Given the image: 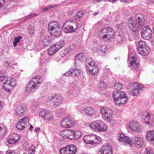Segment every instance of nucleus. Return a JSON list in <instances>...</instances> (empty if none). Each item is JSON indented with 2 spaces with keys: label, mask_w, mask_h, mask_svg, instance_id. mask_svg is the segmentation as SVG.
I'll use <instances>...</instances> for the list:
<instances>
[{
  "label": "nucleus",
  "mask_w": 154,
  "mask_h": 154,
  "mask_svg": "<svg viewBox=\"0 0 154 154\" xmlns=\"http://www.w3.org/2000/svg\"><path fill=\"white\" fill-rule=\"evenodd\" d=\"M83 16V11H79L75 14L74 17V20L75 21H79Z\"/></svg>",
  "instance_id": "obj_31"
},
{
  "label": "nucleus",
  "mask_w": 154,
  "mask_h": 154,
  "mask_svg": "<svg viewBox=\"0 0 154 154\" xmlns=\"http://www.w3.org/2000/svg\"><path fill=\"white\" fill-rule=\"evenodd\" d=\"M6 154H16V153L13 150H8L6 151Z\"/></svg>",
  "instance_id": "obj_55"
},
{
  "label": "nucleus",
  "mask_w": 154,
  "mask_h": 154,
  "mask_svg": "<svg viewBox=\"0 0 154 154\" xmlns=\"http://www.w3.org/2000/svg\"><path fill=\"white\" fill-rule=\"evenodd\" d=\"M60 27V26L59 23L56 21H53L49 23L48 29L49 31L50 30L51 31H53L56 28Z\"/></svg>",
  "instance_id": "obj_24"
},
{
  "label": "nucleus",
  "mask_w": 154,
  "mask_h": 154,
  "mask_svg": "<svg viewBox=\"0 0 154 154\" xmlns=\"http://www.w3.org/2000/svg\"><path fill=\"white\" fill-rule=\"evenodd\" d=\"M87 70V72H89V74L91 75L96 74L98 72V67L97 66L91 67L90 68V69L88 68Z\"/></svg>",
  "instance_id": "obj_26"
},
{
  "label": "nucleus",
  "mask_w": 154,
  "mask_h": 154,
  "mask_svg": "<svg viewBox=\"0 0 154 154\" xmlns=\"http://www.w3.org/2000/svg\"><path fill=\"white\" fill-rule=\"evenodd\" d=\"M128 27L129 29L134 32H137L138 29L140 27L134 24V23L130 24H129Z\"/></svg>",
  "instance_id": "obj_29"
},
{
  "label": "nucleus",
  "mask_w": 154,
  "mask_h": 154,
  "mask_svg": "<svg viewBox=\"0 0 154 154\" xmlns=\"http://www.w3.org/2000/svg\"><path fill=\"white\" fill-rule=\"evenodd\" d=\"M91 60H90L89 59H86V65L87 67L88 66L89 64L91 63Z\"/></svg>",
  "instance_id": "obj_58"
},
{
  "label": "nucleus",
  "mask_w": 154,
  "mask_h": 154,
  "mask_svg": "<svg viewBox=\"0 0 154 154\" xmlns=\"http://www.w3.org/2000/svg\"><path fill=\"white\" fill-rule=\"evenodd\" d=\"M67 118L68 123V128L73 127L75 125V122L74 120H72L70 118L68 117Z\"/></svg>",
  "instance_id": "obj_39"
},
{
  "label": "nucleus",
  "mask_w": 154,
  "mask_h": 154,
  "mask_svg": "<svg viewBox=\"0 0 154 154\" xmlns=\"http://www.w3.org/2000/svg\"><path fill=\"white\" fill-rule=\"evenodd\" d=\"M65 43V41L64 40H60L59 42L55 43L54 44L56 46V48L59 50L63 47Z\"/></svg>",
  "instance_id": "obj_33"
},
{
  "label": "nucleus",
  "mask_w": 154,
  "mask_h": 154,
  "mask_svg": "<svg viewBox=\"0 0 154 154\" xmlns=\"http://www.w3.org/2000/svg\"><path fill=\"white\" fill-rule=\"evenodd\" d=\"M103 35L102 36V37L103 38H107L109 39V38L108 37V35L107 34L104 33Z\"/></svg>",
  "instance_id": "obj_63"
},
{
  "label": "nucleus",
  "mask_w": 154,
  "mask_h": 154,
  "mask_svg": "<svg viewBox=\"0 0 154 154\" xmlns=\"http://www.w3.org/2000/svg\"><path fill=\"white\" fill-rule=\"evenodd\" d=\"M9 64H10V63L8 62L5 61L4 62V66L5 67H8V66H10Z\"/></svg>",
  "instance_id": "obj_62"
},
{
  "label": "nucleus",
  "mask_w": 154,
  "mask_h": 154,
  "mask_svg": "<svg viewBox=\"0 0 154 154\" xmlns=\"http://www.w3.org/2000/svg\"><path fill=\"white\" fill-rule=\"evenodd\" d=\"M114 101L119 105L126 103L128 98L125 93L121 91H114L112 94Z\"/></svg>",
  "instance_id": "obj_1"
},
{
  "label": "nucleus",
  "mask_w": 154,
  "mask_h": 154,
  "mask_svg": "<svg viewBox=\"0 0 154 154\" xmlns=\"http://www.w3.org/2000/svg\"><path fill=\"white\" fill-rule=\"evenodd\" d=\"M95 63L94 62L92 61V60H91V63L89 64L88 66H87L86 68V70H88V68L90 69V68L91 67H94V66H96V65H95Z\"/></svg>",
  "instance_id": "obj_49"
},
{
  "label": "nucleus",
  "mask_w": 154,
  "mask_h": 154,
  "mask_svg": "<svg viewBox=\"0 0 154 154\" xmlns=\"http://www.w3.org/2000/svg\"><path fill=\"white\" fill-rule=\"evenodd\" d=\"M65 51H61L60 52V55L61 57H64L66 54V53H64Z\"/></svg>",
  "instance_id": "obj_59"
},
{
  "label": "nucleus",
  "mask_w": 154,
  "mask_h": 154,
  "mask_svg": "<svg viewBox=\"0 0 154 154\" xmlns=\"http://www.w3.org/2000/svg\"><path fill=\"white\" fill-rule=\"evenodd\" d=\"M101 113L103 119L107 122L110 121L112 119V111L109 107H102L100 109Z\"/></svg>",
  "instance_id": "obj_3"
},
{
  "label": "nucleus",
  "mask_w": 154,
  "mask_h": 154,
  "mask_svg": "<svg viewBox=\"0 0 154 154\" xmlns=\"http://www.w3.org/2000/svg\"><path fill=\"white\" fill-rule=\"evenodd\" d=\"M128 26H129V24H132V23H133V19L131 17H130L128 19Z\"/></svg>",
  "instance_id": "obj_56"
},
{
  "label": "nucleus",
  "mask_w": 154,
  "mask_h": 154,
  "mask_svg": "<svg viewBox=\"0 0 154 154\" xmlns=\"http://www.w3.org/2000/svg\"><path fill=\"white\" fill-rule=\"evenodd\" d=\"M53 8V5H49L47 7H43L42 8V11L44 12L45 11H48V10Z\"/></svg>",
  "instance_id": "obj_50"
},
{
  "label": "nucleus",
  "mask_w": 154,
  "mask_h": 154,
  "mask_svg": "<svg viewBox=\"0 0 154 154\" xmlns=\"http://www.w3.org/2000/svg\"><path fill=\"white\" fill-rule=\"evenodd\" d=\"M68 122L67 118H65L63 120H62L60 122L61 127L65 128H68Z\"/></svg>",
  "instance_id": "obj_35"
},
{
  "label": "nucleus",
  "mask_w": 154,
  "mask_h": 154,
  "mask_svg": "<svg viewBox=\"0 0 154 154\" xmlns=\"http://www.w3.org/2000/svg\"><path fill=\"white\" fill-rule=\"evenodd\" d=\"M8 85H3L2 88L7 91L9 92L10 91V88Z\"/></svg>",
  "instance_id": "obj_54"
},
{
  "label": "nucleus",
  "mask_w": 154,
  "mask_h": 154,
  "mask_svg": "<svg viewBox=\"0 0 154 154\" xmlns=\"http://www.w3.org/2000/svg\"><path fill=\"white\" fill-rule=\"evenodd\" d=\"M152 150L150 148H147L145 151L144 154H153Z\"/></svg>",
  "instance_id": "obj_51"
},
{
  "label": "nucleus",
  "mask_w": 154,
  "mask_h": 154,
  "mask_svg": "<svg viewBox=\"0 0 154 154\" xmlns=\"http://www.w3.org/2000/svg\"><path fill=\"white\" fill-rule=\"evenodd\" d=\"M90 127L95 130L99 131H105L107 129V127L104 123L100 121H96L91 124Z\"/></svg>",
  "instance_id": "obj_5"
},
{
  "label": "nucleus",
  "mask_w": 154,
  "mask_h": 154,
  "mask_svg": "<svg viewBox=\"0 0 154 154\" xmlns=\"http://www.w3.org/2000/svg\"><path fill=\"white\" fill-rule=\"evenodd\" d=\"M150 51L149 47H146L143 48H139L138 49V53L142 56H144L147 55Z\"/></svg>",
  "instance_id": "obj_23"
},
{
  "label": "nucleus",
  "mask_w": 154,
  "mask_h": 154,
  "mask_svg": "<svg viewBox=\"0 0 154 154\" xmlns=\"http://www.w3.org/2000/svg\"><path fill=\"white\" fill-rule=\"evenodd\" d=\"M7 78L6 76L4 74H2L0 76V81H3L6 79Z\"/></svg>",
  "instance_id": "obj_52"
},
{
  "label": "nucleus",
  "mask_w": 154,
  "mask_h": 154,
  "mask_svg": "<svg viewBox=\"0 0 154 154\" xmlns=\"http://www.w3.org/2000/svg\"><path fill=\"white\" fill-rule=\"evenodd\" d=\"M28 151H32V152H35V146H34L32 145L31 146H30L29 148Z\"/></svg>",
  "instance_id": "obj_53"
},
{
  "label": "nucleus",
  "mask_w": 154,
  "mask_h": 154,
  "mask_svg": "<svg viewBox=\"0 0 154 154\" xmlns=\"http://www.w3.org/2000/svg\"><path fill=\"white\" fill-rule=\"evenodd\" d=\"M112 147L108 143L104 144L102 146V152L104 154H112Z\"/></svg>",
  "instance_id": "obj_21"
},
{
  "label": "nucleus",
  "mask_w": 154,
  "mask_h": 154,
  "mask_svg": "<svg viewBox=\"0 0 154 154\" xmlns=\"http://www.w3.org/2000/svg\"><path fill=\"white\" fill-rule=\"evenodd\" d=\"M60 136L65 139L68 138V136L67 135V130H65L62 131L60 133Z\"/></svg>",
  "instance_id": "obj_42"
},
{
  "label": "nucleus",
  "mask_w": 154,
  "mask_h": 154,
  "mask_svg": "<svg viewBox=\"0 0 154 154\" xmlns=\"http://www.w3.org/2000/svg\"><path fill=\"white\" fill-rule=\"evenodd\" d=\"M51 32V35L54 36H58L61 34V31L60 27L57 28Z\"/></svg>",
  "instance_id": "obj_32"
},
{
  "label": "nucleus",
  "mask_w": 154,
  "mask_h": 154,
  "mask_svg": "<svg viewBox=\"0 0 154 154\" xmlns=\"http://www.w3.org/2000/svg\"><path fill=\"white\" fill-rule=\"evenodd\" d=\"M81 70L77 68H72L69 69V71L65 73L66 76L69 75L74 77H78L81 74Z\"/></svg>",
  "instance_id": "obj_16"
},
{
  "label": "nucleus",
  "mask_w": 154,
  "mask_h": 154,
  "mask_svg": "<svg viewBox=\"0 0 154 154\" xmlns=\"http://www.w3.org/2000/svg\"><path fill=\"white\" fill-rule=\"evenodd\" d=\"M77 150L76 146L74 145L71 144L61 149L60 152V154H75Z\"/></svg>",
  "instance_id": "obj_7"
},
{
  "label": "nucleus",
  "mask_w": 154,
  "mask_h": 154,
  "mask_svg": "<svg viewBox=\"0 0 154 154\" xmlns=\"http://www.w3.org/2000/svg\"><path fill=\"white\" fill-rule=\"evenodd\" d=\"M5 2V0H0V8L4 5Z\"/></svg>",
  "instance_id": "obj_61"
},
{
  "label": "nucleus",
  "mask_w": 154,
  "mask_h": 154,
  "mask_svg": "<svg viewBox=\"0 0 154 154\" xmlns=\"http://www.w3.org/2000/svg\"><path fill=\"white\" fill-rule=\"evenodd\" d=\"M15 82H14V79H9L6 80L5 82L3 84L6 85H8V86L13 87L15 85Z\"/></svg>",
  "instance_id": "obj_28"
},
{
  "label": "nucleus",
  "mask_w": 154,
  "mask_h": 154,
  "mask_svg": "<svg viewBox=\"0 0 154 154\" xmlns=\"http://www.w3.org/2000/svg\"><path fill=\"white\" fill-rule=\"evenodd\" d=\"M137 59L136 57L134 56L128 57V61L129 63V66L132 69L135 70L138 66V64L136 62Z\"/></svg>",
  "instance_id": "obj_15"
},
{
  "label": "nucleus",
  "mask_w": 154,
  "mask_h": 154,
  "mask_svg": "<svg viewBox=\"0 0 154 154\" xmlns=\"http://www.w3.org/2000/svg\"><path fill=\"white\" fill-rule=\"evenodd\" d=\"M67 133L68 136V138L70 140H73L74 139L73 136L74 133V130H67Z\"/></svg>",
  "instance_id": "obj_38"
},
{
  "label": "nucleus",
  "mask_w": 154,
  "mask_h": 154,
  "mask_svg": "<svg viewBox=\"0 0 154 154\" xmlns=\"http://www.w3.org/2000/svg\"><path fill=\"white\" fill-rule=\"evenodd\" d=\"M77 26L75 22L71 21L66 22L63 25L62 30L65 33H67L77 31Z\"/></svg>",
  "instance_id": "obj_2"
},
{
  "label": "nucleus",
  "mask_w": 154,
  "mask_h": 154,
  "mask_svg": "<svg viewBox=\"0 0 154 154\" xmlns=\"http://www.w3.org/2000/svg\"><path fill=\"white\" fill-rule=\"evenodd\" d=\"M98 138L100 139V137H97L95 135L92 134L91 135H85L83 138V140L87 144H97L100 142V139H98Z\"/></svg>",
  "instance_id": "obj_6"
},
{
  "label": "nucleus",
  "mask_w": 154,
  "mask_h": 154,
  "mask_svg": "<svg viewBox=\"0 0 154 154\" xmlns=\"http://www.w3.org/2000/svg\"><path fill=\"white\" fill-rule=\"evenodd\" d=\"M144 16L143 14L139 13L135 16L134 17V24H136L140 27L143 26L144 23Z\"/></svg>",
  "instance_id": "obj_12"
},
{
  "label": "nucleus",
  "mask_w": 154,
  "mask_h": 154,
  "mask_svg": "<svg viewBox=\"0 0 154 154\" xmlns=\"http://www.w3.org/2000/svg\"><path fill=\"white\" fill-rule=\"evenodd\" d=\"M120 27H121L122 29H124L125 28V23H122L119 25Z\"/></svg>",
  "instance_id": "obj_60"
},
{
  "label": "nucleus",
  "mask_w": 154,
  "mask_h": 154,
  "mask_svg": "<svg viewBox=\"0 0 154 154\" xmlns=\"http://www.w3.org/2000/svg\"><path fill=\"white\" fill-rule=\"evenodd\" d=\"M145 118L147 119L148 120H149L150 118V116L149 113H147V114L145 115Z\"/></svg>",
  "instance_id": "obj_64"
},
{
  "label": "nucleus",
  "mask_w": 154,
  "mask_h": 154,
  "mask_svg": "<svg viewBox=\"0 0 154 154\" xmlns=\"http://www.w3.org/2000/svg\"><path fill=\"white\" fill-rule=\"evenodd\" d=\"M84 56L83 54L81 53L78 54L76 55L75 57V63H76V62L79 61H82L84 58Z\"/></svg>",
  "instance_id": "obj_34"
},
{
  "label": "nucleus",
  "mask_w": 154,
  "mask_h": 154,
  "mask_svg": "<svg viewBox=\"0 0 154 154\" xmlns=\"http://www.w3.org/2000/svg\"><path fill=\"white\" fill-rule=\"evenodd\" d=\"M101 33L102 34L104 33L107 34L109 38H113L115 35V32L113 29L110 27H108L102 29L101 30Z\"/></svg>",
  "instance_id": "obj_14"
},
{
  "label": "nucleus",
  "mask_w": 154,
  "mask_h": 154,
  "mask_svg": "<svg viewBox=\"0 0 154 154\" xmlns=\"http://www.w3.org/2000/svg\"><path fill=\"white\" fill-rule=\"evenodd\" d=\"M132 144H134L137 147L140 148L143 145V142L142 139L138 137H136L132 140Z\"/></svg>",
  "instance_id": "obj_20"
},
{
  "label": "nucleus",
  "mask_w": 154,
  "mask_h": 154,
  "mask_svg": "<svg viewBox=\"0 0 154 154\" xmlns=\"http://www.w3.org/2000/svg\"><path fill=\"white\" fill-rule=\"evenodd\" d=\"M25 126L29 123V118L27 117H24L20 121Z\"/></svg>",
  "instance_id": "obj_44"
},
{
  "label": "nucleus",
  "mask_w": 154,
  "mask_h": 154,
  "mask_svg": "<svg viewBox=\"0 0 154 154\" xmlns=\"http://www.w3.org/2000/svg\"><path fill=\"white\" fill-rule=\"evenodd\" d=\"M81 135V133L79 131H74L73 134L74 137V139L73 140H77L80 138Z\"/></svg>",
  "instance_id": "obj_41"
},
{
  "label": "nucleus",
  "mask_w": 154,
  "mask_h": 154,
  "mask_svg": "<svg viewBox=\"0 0 154 154\" xmlns=\"http://www.w3.org/2000/svg\"><path fill=\"white\" fill-rule=\"evenodd\" d=\"M106 86V84L104 82H103L102 81L98 84V86L100 87L101 89L105 88Z\"/></svg>",
  "instance_id": "obj_47"
},
{
  "label": "nucleus",
  "mask_w": 154,
  "mask_h": 154,
  "mask_svg": "<svg viewBox=\"0 0 154 154\" xmlns=\"http://www.w3.org/2000/svg\"><path fill=\"white\" fill-rule=\"evenodd\" d=\"M138 45L139 47H140V48H141L147 47L146 46V42L141 40H139L138 43Z\"/></svg>",
  "instance_id": "obj_45"
},
{
  "label": "nucleus",
  "mask_w": 154,
  "mask_h": 154,
  "mask_svg": "<svg viewBox=\"0 0 154 154\" xmlns=\"http://www.w3.org/2000/svg\"><path fill=\"white\" fill-rule=\"evenodd\" d=\"M42 83V78L41 76L39 75L32 79L29 84L33 89H36L38 87L37 84H40Z\"/></svg>",
  "instance_id": "obj_9"
},
{
  "label": "nucleus",
  "mask_w": 154,
  "mask_h": 154,
  "mask_svg": "<svg viewBox=\"0 0 154 154\" xmlns=\"http://www.w3.org/2000/svg\"><path fill=\"white\" fill-rule=\"evenodd\" d=\"M51 40L48 37L45 38L42 41V43L44 46H47L50 44Z\"/></svg>",
  "instance_id": "obj_36"
},
{
  "label": "nucleus",
  "mask_w": 154,
  "mask_h": 154,
  "mask_svg": "<svg viewBox=\"0 0 154 154\" xmlns=\"http://www.w3.org/2000/svg\"><path fill=\"white\" fill-rule=\"evenodd\" d=\"M127 129L130 133H138L142 130L140 124L135 121L131 122L128 124Z\"/></svg>",
  "instance_id": "obj_4"
},
{
  "label": "nucleus",
  "mask_w": 154,
  "mask_h": 154,
  "mask_svg": "<svg viewBox=\"0 0 154 154\" xmlns=\"http://www.w3.org/2000/svg\"><path fill=\"white\" fill-rule=\"evenodd\" d=\"M75 12V10H70L69 9L68 12V14L69 15H72L74 12Z\"/></svg>",
  "instance_id": "obj_57"
},
{
  "label": "nucleus",
  "mask_w": 154,
  "mask_h": 154,
  "mask_svg": "<svg viewBox=\"0 0 154 154\" xmlns=\"http://www.w3.org/2000/svg\"><path fill=\"white\" fill-rule=\"evenodd\" d=\"M33 89L32 88L31 86L28 83L26 88V92L28 93H30L32 91Z\"/></svg>",
  "instance_id": "obj_48"
},
{
  "label": "nucleus",
  "mask_w": 154,
  "mask_h": 154,
  "mask_svg": "<svg viewBox=\"0 0 154 154\" xmlns=\"http://www.w3.org/2000/svg\"><path fill=\"white\" fill-rule=\"evenodd\" d=\"M133 88L132 90L131 93V95L134 96L138 94L140 91L142 90L143 88V86L137 83H134L133 84Z\"/></svg>",
  "instance_id": "obj_11"
},
{
  "label": "nucleus",
  "mask_w": 154,
  "mask_h": 154,
  "mask_svg": "<svg viewBox=\"0 0 154 154\" xmlns=\"http://www.w3.org/2000/svg\"><path fill=\"white\" fill-rule=\"evenodd\" d=\"M84 110L88 117H92L95 113L94 109L91 106L85 107Z\"/></svg>",
  "instance_id": "obj_22"
},
{
  "label": "nucleus",
  "mask_w": 154,
  "mask_h": 154,
  "mask_svg": "<svg viewBox=\"0 0 154 154\" xmlns=\"http://www.w3.org/2000/svg\"><path fill=\"white\" fill-rule=\"evenodd\" d=\"M114 88L116 89H120L122 87V84L119 82H116L114 85Z\"/></svg>",
  "instance_id": "obj_46"
},
{
  "label": "nucleus",
  "mask_w": 154,
  "mask_h": 154,
  "mask_svg": "<svg viewBox=\"0 0 154 154\" xmlns=\"http://www.w3.org/2000/svg\"><path fill=\"white\" fill-rule=\"evenodd\" d=\"M39 114L40 116L47 120L49 121L53 119V116L50 112L46 109H44L41 110Z\"/></svg>",
  "instance_id": "obj_10"
},
{
  "label": "nucleus",
  "mask_w": 154,
  "mask_h": 154,
  "mask_svg": "<svg viewBox=\"0 0 154 154\" xmlns=\"http://www.w3.org/2000/svg\"><path fill=\"white\" fill-rule=\"evenodd\" d=\"M23 37L22 36H19L16 37L14 39L13 42V44L14 46L16 47L17 45V43L20 42V40L22 39Z\"/></svg>",
  "instance_id": "obj_37"
},
{
  "label": "nucleus",
  "mask_w": 154,
  "mask_h": 154,
  "mask_svg": "<svg viewBox=\"0 0 154 154\" xmlns=\"http://www.w3.org/2000/svg\"><path fill=\"white\" fill-rule=\"evenodd\" d=\"M25 125L21 123L20 121H18L16 124V127L19 130H22L24 129L25 128Z\"/></svg>",
  "instance_id": "obj_40"
},
{
  "label": "nucleus",
  "mask_w": 154,
  "mask_h": 154,
  "mask_svg": "<svg viewBox=\"0 0 154 154\" xmlns=\"http://www.w3.org/2000/svg\"><path fill=\"white\" fill-rule=\"evenodd\" d=\"M19 135L13 134L12 135L8 137L7 141L9 144H12L15 143L18 141L19 139Z\"/></svg>",
  "instance_id": "obj_17"
},
{
  "label": "nucleus",
  "mask_w": 154,
  "mask_h": 154,
  "mask_svg": "<svg viewBox=\"0 0 154 154\" xmlns=\"http://www.w3.org/2000/svg\"><path fill=\"white\" fill-rule=\"evenodd\" d=\"M63 100V98L60 95H54L50 97V101L54 106H57Z\"/></svg>",
  "instance_id": "obj_13"
},
{
  "label": "nucleus",
  "mask_w": 154,
  "mask_h": 154,
  "mask_svg": "<svg viewBox=\"0 0 154 154\" xmlns=\"http://www.w3.org/2000/svg\"><path fill=\"white\" fill-rule=\"evenodd\" d=\"M5 129L3 126H0V138H3L5 134Z\"/></svg>",
  "instance_id": "obj_43"
},
{
  "label": "nucleus",
  "mask_w": 154,
  "mask_h": 154,
  "mask_svg": "<svg viewBox=\"0 0 154 154\" xmlns=\"http://www.w3.org/2000/svg\"><path fill=\"white\" fill-rule=\"evenodd\" d=\"M146 138L148 141H154V131L151 130L148 131L147 133Z\"/></svg>",
  "instance_id": "obj_25"
},
{
  "label": "nucleus",
  "mask_w": 154,
  "mask_h": 154,
  "mask_svg": "<svg viewBox=\"0 0 154 154\" xmlns=\"http://www.w3.org/2000/svg\"><path fill=\"white\" fill-rule=\"evenodd\" d=\"M26 108L21 105L17 106L15 110V114L18 116L23 115V114L25 111Z\"/></svg>",
  "instance_id": "obj_19"
},
{
  "label": "nucleus",
  "mask_w": 154,
  "mask_h": 154,
  "mask_svg": "<svg viewBox=\"0 0 154 154\" xmlns=\"http://www.w3.org/2000/svg\"><path fill=\"white\" fill-rule=\"evenodd\" d=\"M94 51L98 53H105L106 51L105 46H100L98 47L94 48Z\"/></svg>",
  "instance_id": "obj_30"
},
{
  "label": "nucleus",
  "mask_w": 154,
  "mask_h": 154,
  "mask_svg": "<svg viewBox=\"0 0 154 154\" xmlns=\"http://www.w3.org/2000/svg\"><path fill=\"white\" fill-rule=\"evenodd\" d=\"M141 33L142 38L145 39H149L152 37V32L149 27L144 26L142 27Z\"/></svg>",
  "instance_id": "obj_8"
},
{
  "label": "nucleus",
  "mask_w": 154,
  "mask_h": 154,
  "mask_svg": "<svg viewBox=\"0 0 154 154\" xmlns=\"http://www.w3.org/2000/svg\"><path fill=\"white\" fill-rule=\"evenodd\" d=\"M119 140L120 141L123 142L127 144L132 145V142H131V139L127 136H125L122 134H120L119 136Z\"/></svg>",
  "instance_id": "obj_18"
},
{
  "label": "nucleus",
  "mask_w": 154,
  "mask_h": 154,
  "mask_svg": "<svg viewBox=\"0 0 154 154\" xmlns=\"http://www.w3.org/2000/svg\"><path fill=\"white\" fill-rule=\"evenodd\" d=\"M59 50L56 48L54 44L52 45L48 50V53L49 55H51Z\"/></svg>",
  "instance_id": "obj_27"
}]
</instances>
